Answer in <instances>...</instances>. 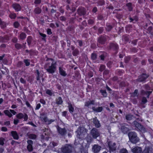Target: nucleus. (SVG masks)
<instances>
[{
  "instance_id": "f257e3e1",
  "label": "nucleus",
  "mask_w": 153,
  "mask_h": 153,
  "mask_svg": "<svg viewBox=\"0 0 153 153\" xmlns=\"http://www.w3.org/2000/svg\"><path fill=\"white\" fill-rule=\"evenodd\" d=\"M48 63L50 65L51 64V66H49V68L47 69V71L51 73H54L56 70L55 65L56 62L51 59H48Z\"/></svg>"
},
{
  "instance_id": "f03ea898",
  "label": "nucleus",
  "mask_w": 153,
  "mask_h": 153,
  "mask_svg": "<svg viewBox=\"0 0 153 153\" xmlns=\"http://www.w3.org/2000/svg\"><path fill=\"white\" fill-rule=\"evenodd\" d=\"M128 135L129 140L132 143H136L139 141V139L134 132H130Z\"/></svg>"
},
{
  "instance_id": "7ed1b4c3",
  "label": "nucleus",
  "mask_w": 153,
  "mask_h": 153,
  "mask_svg": "<svg viewBox=\"0 0 153 153\" xmlns=\"http://www.w3.org/2000/svg\"><path fill=\"white\" fill-rule=\"evenodd\" d=\"M4 113L5 115L8 116L9 117H11L12 116V114L13 115H15L16 114V112L13 110L10 109L9 110H6L4 111Z\"/></svg>"
},
{
  "instance_id": "20e7f679",
  "label": "nucleus",
  "mask_w": 153,
  "mask_h": 153,
  "mask_svg": "<svg viewBox=\"0 0 153 153\" xmlns=\"http://www.w3.org/2000/svg\"><path fill=\"white\" fill-rule=\"evenodd\" d=\"M134 125L138 129L141 131L142 132H144L145 131L144 128L140 124L138 123L137 122H134Z\"/></svg>"
},
{
  "instance_id": "39448f33",
  "label": "nucleus",
  "mask_w": 153,
  "mask_h": 153,
  "mask_svg": "<svg viewBox=\"0 0 153 153\" xmlns=\"http://www.w3.org/2000/svg\"><path fill=\"white\" fill-rule=\"evenodd\" d=\"M134 125L138 129L141 131L142 132H144L145 131L144 128L140 124L138 123L137 122H134Z\"/></svg>"
},
{
  "instance_id": "423d86ee",
  "label": "nucleus",
  "mask_w": 153,
  "mask_h": 153,
  "mask_svg": "<svg viewBox=\"0 0 153 153\" xmlns=\"http://www.w3.org/2000/svg\"><path fill=\"white\" fill-rule=\"evenodd\" d=\"M131 151L133 153H142V149L140 147L136 146L133 148Z\"/></svg>"
},
{
  "instance_id": "0eeeda50",
  "label": "nucleus",
  "mask_w": 153,
  "mask_h": 153,
  "mask_svg": "<svg viewBox=\"0 0 153 153\" xmlns=\"http://www.w3.org/2000/svg\"><path fill=\"white\" fill-rule=\"evenodd\" d=\"M101 147L97 145H94L92 148V150L94 153H97L100 150Z\"/></svg>"
},
{
  "instance_id": "6e6552de",
  "label": "nucleus",
  "mask_w": 153,
  "mask_h": 153,
  "mask_svg": "<svg viewBox=\"0 0 153 153\" xmlns=\"http://www.w3.org/2000/svg\"><path fill=\"white\" fill-rule=\"evenodd\" d=\"M91 134L93 137L96 138L99 135L98 132L95 129H93L91 131Z\"/></svg>"
},
{
  "instance_id": "1a4fd4ad",
  "label": "nucleus",
  "mask_w": 153,
  "mask_h": 153,
  "mask_svg": "<svg viewBox=\"0 0 153 153\" xmlns=\"http://www.w3.org/2000/svg\"><path fill=\"white\" fill-rule=\"evenodd\" d=\"M108 146L110 148V151H113L115 150V143H112V142H110L108 143Z\"/></svg>"
},
{
  "instance_id": "9d476101",
  "label": "nucleus",
  "mask_w": 153,
  "mask_h": 153,
  "mask_svg": "<svg viewBox=\"0 0 153 153\" xmlns=\"http://www.w3.org/2000/svg\"><path fill=\"white\" fill-rule=\"evenodd\" d=\"M27 143L28 144L27 146V148L29 151H31L33 150L32 146V141L29 140H28Z\"/></svg>"
},
{
  "instance_id": "9b49d317",
  "label": "nucleus",
  "mask_w": 153,
  "mask_h": 153,
  "mask_svg": "<svg viewBox=\"0 0 153 153\" xmlns=\"http://www.w3.org/2000/svg\"><path fill=\"white\" fill-rule=\"evenodd\" d=\"M13 6V8L16 11H19L20 10L21 7L19 4H14Z\"/></svg>"
},
{
  "instance_id": "f8f14e48",
  "label": "nucleus",
  "mask_w": 153,
  "mask_h": 153,
  "mask_svg": "<svg viewBox=\"0 0 153 153\" xmlns=\"http://www.w3.org/2000/svg\"><path fill=\"white\" fill-rule=\"evenodd\" d=\"M11 134L12 135V136L14 139H18L19 137L17 132L16 131H12Z\"/></svg>"
},
{
  "instance_id": "ddd939ff",
  "label": "nucleus",
  "mask_w": 153,
  "mask_h": 153,
  "mask_svg": "<svg viewBox=\"0 0 153 153\" xmlns=\"http://www.w3.org/2000/svg\"><path fill=\"white\" fill-rule=\"evenodd\" d=\"M151 152V149L148 147H146L142 153H150Z\"/></svg>"
},
{
  "instance_id": "4468645a",
  "label": "nucleus",
  "mask_w": 153,
  "mask_h": 153,
  "mask_svg": "<svg viewBox=\"0 0 153 153\" xmlns=\"http://www.w3.org/2000/svg\"><path fill=\"white\" fill-rule=\"evenodd\" d=\"M152 91H143L142 92V94L144 95H146L147 96V97H149V95L152 93Z\"/></svg>"
},
{
  "instance_id": "2eb2a0df",
  "label": "nucleus",
  "mask_w": 153,
  "mask_h": 153,
  "mask_svg": "<svg viewBox=\"0 0 153 153\" xmlns=\"http://www.w3.org/2000/svg\"><path fill=\"white\" fill-rule=\"evenodd\" d=\"M58 130L59 133L62 135L64 134L65 132V130L64 129L59 128Z\"/></svg>"
},
{
  "instance_id": "dca6fc26",
  "label": "nucleus",
  "mask_w": 153,
  "mask_h": 153,
  "mask_svg": "<svg viewBox=\"0 0 153 153\" xmlns=\"http://www.w3.org/2000/svg\"><path fill=\"white\" fill-rule=\"evenodd\" d=\"M94 122L96 127H99L100 126V124L97 120L94 119Z\"/></svg>"
},
{
  "instance_id": "f3484780",
  "label": "nucleus",
  "mask_w": 153,
  "mask_h": 153,
  "mask_svg": "<svg viewBox=\"0 0 153 153\" xmlns=\"http://www.w3.org/2000/svg\"><path fill=\"white\" fill-rule=\"evenodd\" d=\"M93 109L94 111H95L97 112H100L102 110V107H99L97 108H93Z\"/></svg>"
},
{
  "instance_id": "a211bd4d",
  "label": "nucleus",
  "mask_w": 153,
  "mask_h": 153,
  "mask_svg": "<svg viewBox=\"0 0 153 153\" xmlns=\"http://www.w3.org/2000/svg\"><path fill=\"white\" fill-rule=\"evenodd\" d=\"M43 120L44 121L46 122L47 124H49L51 123V122L53 121L52 120H49L47 119V118L45 117L44 118H43Z\"/></svg>"
},
{
  "instance_id": "6ab92c4d",
  "label": "nucleus",
  "mask_w": 153,
  "mask_h": 153,
  "mask_svg": "<svg viewBox=\"0 0 153 153\" xmlns=\"http://www.w3.org/2000/svg\"><path fill=\"white\" fill-rule=\"evenodd\" d=\"M62 101L61 97H59L56 99V102L58 104H61L62 103Z\"/></svg>"
},
{
  "instance_id": "aec40b11",
  "label": "nucleus",
  "mask_w": 153,
  "mask_h": 153,
  "mask_svg": "<svg viewBox=\"0 0 153 153\" xmlns=\"http://www.w3.org/2000/svg\"><path fill=\"white\" fill-rule=\"evenodd\" d=\"M59 73L62 75L65 76L66 75L65 72L62 69H61L60 68H59Z\"/></svg>"
},
{
  "instance_id": "412c9836",
  "label": "nucleus",
  "mask_w": 153,
  "mask_h": 153,
  "mask_svg": "<svg viewBox=\"0 0 153 153\" xmlns=\"http://www.w3.org/2000/svg\"><path fill=\"white\" fill-rule=\"evenodd\" d=\"M68 108L69 111L71 113H72L74 111V108L71 104H69Z\"/></svg>"
},
{
  "instance_id": "4be33fe9",
  "label": "nucleus",
  "mask_w": 153,
  "mask_h": 153,
  "mask_svg": "<svg viewBox=\"0 0 153 153\" xmlns=\"http://www.w3.org/2000/svg\"><path fill=\"white\" fill-rule=\"evenodd\" d=\"M94 102L93 101H88L85 103V105L86 106H88L90 104H94Z\"/></svg>"
},
{
  "instance_id": "5701e85b",
  "label": "nucleus",
  "mask_w": 153,
  "mask_h": 153,
  "mask_svg": "<svg viewBox=\"0 0 153 153\" xmlns=\"http://www.w3.org/2000/svg\"><path fill=\"white\" fill-rule=\"evenodd\" d=\"M24 115L21 113H19L16 115V117L19 119H22L23 118Z\"/></svg>"
},
{
  "instance_id": "b1692460",
  "label": "nucleus",
  "mask_w": 153,
  "mask_h": 153,
  "mask_svg": "<svg viewBox=\"0 0 153 153\" xmlns=\"http://www.w3.org/2000/svg\"><path fill=\"white\" fill-rule=\"evenodd\" d=\"M9 16L11 19H14L16 17V15L15 13H11L9 15Z\"/></svg>"
},
{
  "instance_id": "393cba45",
  "label": "nucleus",
  "mask_w": 153,
  "mask_h": 153,
  "mask_svg": "<svg viewBox=\"0 0 153 153\" xmlns=\"http://www.w3.org/2000/svg\"><path fill=\"white\" fill-rule=\"evenodd\" d=\"M133 117L131 115H128L126 116V119L128 120H130L132 119Z\"/></svg>"
},
{
  "instance_id": "a878e982",
  "label": "nucleus",
  "mask_w": 153,
  "mask_h": 153,
  "mask_svg": "<svg viewBox=\"0 0 153 153\" xmlns=\"http://www.w3.org/2000/svg\"><path fill=\"white\" fill-rule=\"evenodd\" d=\"M29 137L31 139H35L36 138V136L34 134H30L29 136Z\"/></svg>"
},
{
  "instance_id": "bb28decb",
  "label": "nucleus",
  "mask_w": 153,
  "mask_h": 153,
  "mask_svg": "<svg viewBox=\"0 0 153 153\" xmlns=\"http://www.w3.org/2000/svg\"><path fill=\"white\" fill-rule=\"evenodd\" d=\"M20 38L22 39H23L26 37V35L24 33H22L20 36Z\"/></svg>"
},
{
  "instance_id": "cd10ccee",
  "label": "nucleus",
  "mask_w": 153,
  "mask_h": 153,
  "mask_svg": "<svg viewBox=\"0 0 153 153\" xmlns=\"http://www.w3.org/2000/svg\"><path fill=\"white\" fill-rule=\"evenodd\" d=\"M120 153H128V152L126 149H123L120 150Z\"/></svg>"
},
{
  "instance_id": "c85d7f7f",
  "label": "nucleus",
  "mask_w": 153,
  "mask_h": 153,
  "mask_svg": "<svg viewBox=\"0 0 153 153\" xmlns=\"http://www.w3.org/2000/svg\"><path fill=\"white\" fill-rule=\"evenodd\" d=\"M41 10L40 8H36L35 10V12L36 13H39L41 12Z\"/></svg>"
},
{
  "instance_id": "c756f323",
  "label": "nucleus",
  "mask_w": 153,
  "mask_h": 153,
  "mask_svg": "<svg viewBox=\"0 0 153 153\" xmlns=\"http://www.w3.org/2000/svg\"><path fill=\"white\" fill-rule=\"evenodd\" d=\"M101 92L102 93V95L105 97L107 96V94L105 91L104 90H101Z\"/></svg>"
},
{
  "instance_id": "7c9ffc66",
  "label": "nucleus",
  "mask_w": 153,
  "mask_h": 153,
  "mask_svg": "<svg viewBox=\"0 0 153 153\" xmlns=\"http://www.w3.org/2000/svg\"><path fill=\"white\" fill-rule=\"evenodd\" d=\"M46 93L47 94H48L50 96L52 95L53 94V93H52V92L51 91L49 90H47L46 91Z\"/></svg>"
},
{
  "instance_id": "2f4dec72",
  "label": "nucleus",
  "mask_w": 153,
  "mask_h": 153,
  "mask_svg": "<svg viewBox=\"0 0 153 153\" xmlns=\"http://www.w3.org/2000/svg\"><path fill=\"white\" fill-rule=\"evenodd\" d=\"M4 139L3 138L0 139V145H3L4 144Z\"/></svg>"
},
{
  "instance_id": "473e14b6",
  "label": "nucleus",
  "mask_w": 153,
  "mask_h": 153,
  "mask_svg": "<svg viewBox=\"0 0 153 153\" xmlns=\"http://www.w3.org/2000/svg\"><path fill=\"white\" fill-rule=\"evenodd\" d=\"M19 24L17 22H14V25L16 28L18 27L19 26Z\"/></svg>"
},
{
  "instance_id": "72a5a7b5",
  "label": "nucleus",
  "mask_w": 153,
  "mask_h": 153,
  "mask_svg": "<svg viewBox=\"0 0 153 153\" xmlns=\"http://www.w3.org/2000/svg\"><path fill=\"white\" fill-rule=\"evenodd\" d=\"M96 55L95 53H92L91 55V58L93 59H94L96 58Z\"/></svg>"
},
{
  "instance_id": "f704fd0d",
  "label": "nucleus",
  "mask_w": 153,
  "mask_h": 153,
  "mask_svg": "<svg viewBox=\"0 0 153 153\" xmlns=\"http://www.w3.org/2000/svg\"><path fill=\"white\" fill-rule=\"evenodd\" d=\"M127 6L128 7L129 10H130L132 9V7H131V4L128 3L127 4Z\"/></svg>"
},
{
  "instance_id": "c9c22d12",
  "label": "nucleus",
  "mask_w": 153,
  "mask_h": 153,
  "mask_svg": "<svg viewBox=\"0 0 153 153\" xmlns=\"http://www.w3.org/2000/svg\"><path fill=\"white\" fill-rule=\"evenodd\" d=\"M23 115H24V116H23V118H24V120L26 121L27 119L28 116H27V115L26 114H24Z\"/></svg>"
},
{
  "instance_id": "e433bc0d",
  "label": "nucleus",
  "mask_w": 153,
  "mask_h": 153,
  "mask_svg": "<svg viewBox=\"0 0 153 153\" xmlns=\"http://www.w3.org/2000/svg\"><path fill=\"white\" fill-rule=\"evenodd\" d=\"M147 102V100L145 97H143L142 100V102L143 103H145Z\"/></svg>"
},
{
  "instance_id": "4c0bfd02",
  "label": "nucleus",
  "mask_w": 153,
  "mask_h": 153,
  "mask_svg": "<svg viewBox=\"0 0 153 153\" xmlns=\"http://www.w3.org/2000/svg\"><path fill=\"white\" fill-rule=\"evenodd\" d=\"M24 62L26 66H27L29 65L30 62L28 60H25Z\"/></svg>"
},
{
  "instance_id": "58836bf2",
  "label": "nucleus",
  "mask_w": 153,
  "mask_h": 153,
  "mask_svg": "<svg viewBox=\"0 0 153 153\" xmlns=\"http://www.w3.org/2000/svg\"><path fill=\"white\" fill-rule=\"evenodd\" d=\"M40 106H41V105H40V104H39V103L36 106V109L38 110V109H39L40 108Z\"/></svg>"
},
{
  "instance_id": "ea45409f",
  "label": "nucleus",
  "mask_w": 153,
  "mask_h": 153,
  "mask_svg": "<svg viewBox=\"0 0 153 153\" xmlns=\"http://www.w3.org/2000/svg\"><path fill=\"white\" fill-rule=\"evenodd\" d=\"M105 68V66L104 65H102L101 66L100 68V71H102Z\"/></svg>"
},
{
  "instance_id": "a19ab883",
  "label": "nucleus",
  "mask_w": 153,
  "mask_h": 153,
  "mask_svg": "<svg viewBox=\"0 0 153 153\" xmlns=\"http://www.w3.org/2000/svg\"><path fill=\"white\" fill-rule=\"evenodd\" d=\"M47 33L49 35L51 34L52 32L51 30L50 29H48L47 30Z\"/></svg>"
},
{
  "instance_id": "79ce46f5",
  "label": "nucleus",
  "mask_w": 153,
  "mask_h": 153,
  "mask_svg": "<svg viewBox=\"0 0 153 153\" xmlns=\"http://www.w3.org/2000/svg\"><path fill=\"white\" fill-rule=\"evenodd\" d=\"M1 130L4 131H5L7 130V128L5 127H2L1 128Z\"/></svg>"
},
{
  "instance_id": "37998d69",
  "label": "nucleus",
  "mask_w": 153,
  "mask_h": 153,
  "mask_svg": "<svg viewBox=\"0 0 153 153\" xmlns=\"http://www.w3.org/2000/svg\"><path fill=\"white\" fill-rule=\"evenodd\" d=\"M40 102L41 103L43 104H45V100L43 99H41L40 100Z\"/></svg>"
},
{
  "instance_id": "c03bdc74",
  "label": "nucleus",
  "mask_w": 153,
  "mask_h": 153,
  "mask_svg": "<svg viewBox=\"0 0 153 153\" xmlns=\"http://www.w3.org/2000/svg\"><path fill=\"white\" fill-rule=\"evenodd\" d=\"M36 72L37 74L38 75V76H37V80H39V72L38 70H36Z\"/></svg>"
},
{
  "instance_id": "a18cd8bd",
  "label": "nucleus",
  "mask_w": 153,
  "mask_h": 153,
  "mask_svg": "<svg viewBox=\"0 0 153 153\" xmlns=\"http://www.w3.org/2000/svg\"><path fill=\"white\" fill-rule=\"evenodd\" d=\"M41 0H36L35 1V3L36 4H39L41 2Z\"/></svg>"
},
{
  "instance_id": "49530a36",
  "label": "nucleus",
  "mask_w": 153,
  "mask_h": 153,
  "mask_svg": "<svg viewBox=\"0 0 153 153\" xmlns=\"http://www.w3.org/2000/svg\"><path fill=\"white\" fill-rule=\"evenodd\" d=\"M83 129L84 128H79V129H78V131H77L78 133L79 134V132H81V131H80L81 130H83Z\"/></svg>"
},
{
  "instance_id": "de8ad7c7",
  "label": "nucleus",
  "mask_w": 153,
  "mask_h": 153,
  "mask_svg": "<svg viewBox=\"0 0 153 153\" xmlns=\"http://www.w3.org/2000/svg\"><path fill=\"white\" fill-rule=\"evenodd\" d=\"M19 122L18 120H14V123L15 124H17Z\"/></svg>"
},
{
  "instance_id": "09e8293b",
  "label": "nucleus",
  "mask_w": 153,
  "mask_h": 153,
  "mask_svg": "<svg viewBox=\"0 0 153 153\" xmlns=\"http://www.w3.org/2000/svg\"><path fill=\"white\" fill-rule=\"evenodd\" d=\"M20 82L22 83H24L25 82V81L22 78H21L20 79Z\"/></svg>"
},
{
  "instance_id": "8fccbe9b",
  "label": "nucleus",
  "mask_w": 153,
  "mask_h": 153,
  "mask_svg": "<svg viewBox=\"0 0 153 153\" xmlns=\"http://www.w3.org/2000/svg\"><path fill=\"white\" fill-rule=\"evenodd\" d=\"M137 92H138V91H137V90H135V91L134 92V96H136L137 94Z\"/></svg>"
},
{
  "instance_id": "3c124183",
  "label": "nucleus",
  "mask_w": 153,
  "mask_h": 153,
  "mask_svg": "<svg viewBox=\"0 0 153 153\" xmlns=\"http://www.w3.org/2000/svg\"><path fill=\"white\" fill-rule=\"evenodd\" d=\"M39 34L41 36H42L44 38L46 37V35L45 34H44L41 33H40Z\"/></svg>"
},
{
  "instance_id": "603ef678",
  "label": "nucleus",
  "mask_w": 153,
  "mask_h": 153,
  "mask_svg": "<svg viewBox=\"0 0 153 153\" xmlns=\"http://www.w3.org/2000/svg\"><path fill=\"white\" fill-rule=\"evenodd\" d=\"M97 11V9L96 8V7H94L93 8V11L94 12V13H95Z\"/></svg>"
},
{
  "instance_id": "864d4df0",
  "label": "nucleus",
  "mask_w": 153,
  "mask_h": 153,
  "mask_svg": "<svg viewBox=\"0 0 153 153\" xmlns=\"http://www.w3.org/2000/svg\"><path fill=\"white\" fill-rule=\"evenodd\" d=\"M16 108V106L14 105H13L11 106V108Z\"/></svg>"
},
{
  "instance_id": "5fc2aeb1",
  "label": "nucleus",
  "mask_w": 153,
  "mask_h": 153,
  "mask_svg": "<svg viewBox=\"0 0 153 153\" xmlns=\"http://www.w3.org/2000/svg\"><path fill=\"white\" fill-rule=\"evenodd\" d=\"M100 57L101 59L102 60H103L104 59V55H102L100 56Z\"/></svg>"
},
{
  "instance_id": "6e6d98bb",
  "label": "nucleus",
  "mask_w": 153,
  "mask_h": 153,
  "mask_svg": "<svg viewBox=\"0 0 153 153\" xmlns=\"http://www.w3.org/2000/svg\"><path fill=\"white\" fill-rule=\"evenodd\" d=\"M66 114V111H64L62 112V115L63 116H65Z\"/></svg>"
},
{
  "instance_id": "4d7b16f0",
  "label": "nucleus",
  "mask_w": 153,
  "mask_h": 153,
  "mask_svg": "<svg viewBox=\"0 0 153 153\" xmlns=\"http://www.w3.org/2000/svg\"><path fill=\"white\" fill-rule=\"evenodd\" d=\"M110 106L112 108H113L114 107V105L112 103H111L110 104Z\"/></svg>"
},
{
  "instance_id": "13d9d810",
  "label": "nucleus",
  "mask_w": 153,
  "mask_h": 153,
  "mask_svg": "<svg viewBox=\"0 0 153 153\" xmlns=\"http://www.w3.org/2000/svg\"><path fill=\"white\" fill-rule=\"evenodd\" d=\"M26 105L28 107H29L30 106V104L28 102H26Z\"/></svg>"
},
{
  "instance_id": "bf43d9fd",
  "label": "nucleus",
  "mask_w": 153,
  "mask_h": 153,
  "mask_svg": "<svg viewBox=\"0 0 153 153\" xmlns=\"http://www.w3.org/2000/svg\"><path fill=\"white\" fill-rule=\"evenodd\" d=\"M3 99L2 98L0 99V104L3 102Z\"/></svg>"
},
{
  "instance_id": "052dcab7",
  "label": "nucleus",
  "mask_w": 153,
  "mask_h": 153,
  "mask_svg": "<svg viewBox=\"0 0 153 153\" xmlns=\"http://www.w3.org/2000/svg\"><path fill=\"white\" fill-rule=\"evenodd\" d=\"M142 77H143L144 78H145V77H147L146 75L145 74H143L142 75Z\"/></svg>"
},
{
  "instance_id": "680f3d73",
  "label": "nucleus",
  "mask_w": 153,
  "mask_h": 153,
  "mask_svg": "<svg viewBox=\"0 0 153 153\" xmlns=\"http://www.w3.org/2000/svg\"><path fill=\"white\" fill-rule=\"evenodd\" d=\"M61 19L62 20H65V18H64L63 17H61Z\"/></svg>"
},
{
  "instance_id": "e2e57ef3",
  "label": "nucleus",
  "mask_w": 153,
  "mask_h": 153,
  "mask_svg": "<svg viewBox=\"0 0 153 153\" xmlns=\"http://www.w3.org/2000/svg\"><path fill=\"white\" fill-rule=\"evenodd\" d=\"M79 45L80 46H81L82 45V42L81 41H79Z\"/></svg>"
},
{
  "instance_id": "0e129e2a",
  "label": "nucleus",
  "mask_w": 153,
  "mask_h": 153,
  "mask_svg": "<svg viewBox=\"0 0 153 153\" xmlns=\"http://www.w3.org/2000/svg\"><path fill=\"white\" fill-rule=\"evenodd\" d=\"M3 56H0V60H1L3 58Z\"/></svg>"
},
{
  "instance_id": "69168bd1",
  "label": "nucleus",
  "mask_w": 153,
  "mask_h": 153,
  "mask_svg": "<svg viewBox=\"0 0 153 153\" xmlns=\"http://www.w3.org/2000/svg\"><path fill=\"white\" fill-rule=\"evenodd\" d=\"M7 124L8 125L10 124V122L9 121L7 122Z\"/></svg>"
},
{
  "instance_id": "338daca9",
  "label": "nucleus",
  "mask_w": 153,
  "mask_h": 153,
  "mask_svg": "<svg viewBox=\"0 0 153 153\" xmlns=\"http://www.w3.org/2000/svg\"><path fill=\"white\" fill-rule=\"evenodd\" d=\"M107 89L108 90H110V89L108 87H107Z\"/></svg>"
},
{
  "instance_id": "774afa93",
  "label": "nucleus",
  "mask_w": 153,
  "mask_h": 153,
  "mask_svg": "<svg viewBox=\"0 0 153 153\" xmlns=\"http://www.w3.org/2000/svg\"><path fill=\"white\" fill-rule=\"evenodd\" d=\"M54 10L53 9H52L51 10V11L52 13H53L54 12Z\"/></svg>"
}]
</instances>
